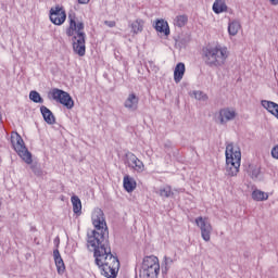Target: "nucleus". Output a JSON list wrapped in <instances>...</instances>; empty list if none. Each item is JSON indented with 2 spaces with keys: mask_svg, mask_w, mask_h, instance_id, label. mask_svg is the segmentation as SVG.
Wrapping results in <instances>:
<instances>
[{
  "mask_svg": "<svg viewBox=\"0 0 278 278\" xmlns=\"http://www.w3.org/2000/svg\"><path fill=\"white\" fill-rule=\"evenodd\" d=\"M261 105H262V108H264V110H267V112H269V114H271V116H275V118L277 117L278 104L276 102L268 101V100H262Z\"/></svg>",
  "mask_w": 278,
  "mask_h": 278,
  "instance_id": "obj_15",
  "label": "nucleus"
},
{
  "mask_svg": "<svg viewBox=\"0 0 278 278\" xmlns=\"http://www.w3.org/2000/svg\"><path fill=\"white\" fill-rule=\"evenodd\" d=\"M160 277V258L155 255L146 256L142 260L140 278Z\"/></svg>",
  "mask_w": 278,
  "mask_h": 278,
  "instance_id": "obj_5",
  "label": "nucleus"
},
{
  "mask_svg": "<svg viewBox=\"0 0 278 278\" xmlns=\"http://www.w3.org/2000/svg\"><path fill=\"white\" fill-rule=\"evenodd\" d=\"M229 55V48L223 45L207 46L202 49V60L210 68H223Z\"/></svg>",
  "mask_w": 278,
  "mask_h": 278,
  "instance_id": "obj_3",
  "label": "nucleus"
},
{
  "mask_svg": "<svg viewBox=\"0 0 278 278\" xmlns=\"http://www.w3.org/2000/svg\"><path fill=\"white\" fill-rule=\"evenodd\" d=\"M138 103H140V98L136 93H129L124 102V108L129 110V112H136L138 110Z\"/></svg>",
  "mask_w": 278,
  "mask_h": 278,
  "instance_id": "obj_12",
  "label": "nucleus"
},
{
  "mask_svg": "<svg viewBox=\"0 0 278 278\" xmlns=\"http://www.w3.org/2000/svg\"><path fill=\"white\" fill-rule=\"evenodd\" d=\"M236 118H238V112L233 108L220 109L217 115L219 125H227L231 121H236Z\"/></svg>",
  "mask_w": 278,
  "mask_h": 278,
  "instance_id": "obj_10",
  "label": "nucleus"
},
{
  "mask_svg": "<svg viewBox=\"0 0 278 278\" xmlns=\"http://www.w3.org/2000/svg\"><path fill=\"white\" fill-rule=\"evenodd\" d=\"M80 5H88L90 3V0H77Z\"/></svg>",
  "mask_w": 278,
  "mask_h": 278,
  "instance_id": "obj_32",
  "label": "nucleus"
},
{
  "mask_svg": "<svg viewBox=\"0 0 278 278\" xmlns=\"http://www.w3.org/2000/svg\"><path fill=\"white\" fill-rule=\"evenodd\" d=\"M270 154L274 160H278V144L271 148Z\"/></svg>",
  "mask_w": 278,
  "mask_h": 278,
  "instance_id": "obj_29",
  "label": "nucleus"
},
{
  "mask_svg": "<svg viewBox=\"0 0 278 278\" xmlns=\"http://www.w3.org/2000/svg\"><path fill=\"white\" fill-rule=\"evenodd\" d=\"M270 5H278V0H269Z\"/></svg>",
  "mask_w": 278,
  "mask_h": 278,
  "instance_id": "obj_34",
  "label": "nucleus"
},
{
  "mask_svg": "<svg viewBox=\"0 0 278 278\" xmlns=\"http://www.w3.org/2000/svg\"><path fill=\"white\" fill-rule=\"evenodd\" d=\"M276 118L278 119V113H277V115H276Z\"/></svg>",
  "mask_w": 278,
  "mask_h": 278,
  "instance_id": "obj_35",
  "label": "nucleus"
},
{
  "mask_svg": "<svg viewBox=\"0 0 278 278\" xmlns=\"http://www.w3.org/2000/svg\"><path fill=\"white\" fill-rule=\"evenodd\" d=\"M184 75H186V64L178 63L174 70L175 84H179L184 79Z\"/></svg>",
  "mask_w": 278,
  "mask_h": 278,
  "instance_id": "obj_16",
  "label": "nucleus"
},
{
  "mask_svg": "<svg viewBox=\"0 0 278 278\" xmlns=\"http://www.w3.org/2000/svg\"><path fill=\"white\" fill-rule=\"evenodd\" d=\"M1 118H2V117H1V113H0V121H1Z\"/></svg>",
  "mask_w": 278,
  "mask_h": 278,
  "instance_id": "obj_36",
  "label": "nucleus"
},
{
  "mask_svg": "<svg viewBox=\"0 0 278 278\" xmlns=\"http://www.w3.org/2000/svg\"><path fill=\"white\" fill-rule=\"evenodd\" d=\"M175 262H177V258H176L175 256H174V258H173V257H170V256L165 255V256L163 257L162 273H163L164 275H166V274L168 273V270H170L172 264H175Z\"/></svg>",
  "mask_w": 278,
  "mask_h": 278,
  "instance_id": "obj_21",
  "label": "nucleus"
},
{
  "mask_svg": "<svg viewBox=\"0 0 278 278\" xmlns=\"http://www.w3.org/2000/svg\"><path fill=\"white\" fill-rule=\"evenodd\" d=\"M130 31L134 36H138V34H142L144 31V20L137 18L129 23Z\"/></svg>",
  "mask_w": 278,
  "mask_h": 278,
  "instance_id": "obj_13",
  "label": "nucleus"
},
{
  "mask_svg": "<svg viewBox=\"0 0 278 278\" xmlns=\"http://www.w3.org/2000/svg\"><path fill=\"white\" fill-rule=\"evenodd\" d=\"M190 96L194 97L198 101H207V94H205L203 91H192Z\"/></svg>",
  "mask_w": 278,
  "mask_h": 278,
  "instance_id": "obj_28",
  "label": "nucleus"
},
{
  "mask_svg": "<svg viewBox=\"0 0 278 278\" xmlns=\"http://www.w3.org/2000/svg\"><path fill=\"white\" fill-rule=\"evenodd\" d=\"M155 30L159 31L160 34H164L165 36L170 35V28L168 27V22L164 20L156 21Z\"/></svg>",
  "mask_w": 278,
  "mask_h": 278,
  "instance_id": "obj_18",
  "label": "nucleus"
},
{
  "mask_svg": "<svg viewBox=\"0 0 278 278\" xmlns=\"http://www.w3.org/2000/svg\"><path fill=\"white\" fill-rule=\"evenodd\" d=\"M11 144L17 155H20V157L26 164H31V162H34V160L31 159V153L29 152V150H27V147H25V141L23 140V137L18 135V132L11 134Z\"/></svg>",
  "mask_w": 278,
  "mask_h": 278,
  "instance_id": "obj_6",
  "label": "nucleus"
},
{
  "mask_svg": "<svg viewBox=\"0 0 278 278\" xmlns=\"http://www.w3.org/2000/svg\"><path fill=\"white\" fill-rule=\"evenodd\" d=\"M188 24V15H178L174 18V25L176 27H186Z\"/></svg>",
  "mask_w": 278,
  "mask_h": 278,
  "instance_id": "obj_25",
  "label": "nucleus"
},
{
  "mask_svg": "<svg viewBox=\"0 0 278 278\" xmlns=\"http://www.w3.org/2000/svg\"><path fill=\"white\" fill-rule=\"evenodd\" d=\"M74 214H81V200L77 195L71 198Z\"/></svg>",
  "mask_w": 278,
  "mask_h": 278,
  "instance_id": "obj_23",
  "label": "nucleus"
},
{
  "mask_svg": "<svg viewBox=\"0 0 278 278\" xmlns=\"http://www.w3.org/2000/svg\"><path fill=\"white\" fill-rule=\"evenodd\" d=\"M149 66H150L151 71H153L154 73H157V71H160V67H157L155 65V63H153V61L149 62Z\"/></svg>",
  "mask_w": 278,
  "mask_h": 278,
  "instance_id": "obj_30",
  "label": "nucleus"
},
{
  "mask_svg": "<svg viewBox=\"0 0 278 278\" xmlns=\"http://www.w3.org/2000/svg\"><path fill=\"white\" fill-rule=\"evenodd\" d=\"M160 197H164L165 199H168L169 197H173V188L170 186H164L159 189Z\"/></svg>",
  "mask_w": 278,
  "mask_h": 278,
  "instance_id": "obj_26",
  "label": "nucleus"
},
{
  "mask_svg": "<svg viewBox=\"0 0 278 278\" xmlns=\"http://www.w3.org/2000/svg\"><path fill=\"white\" fill-rule=\"evenodd\" d=\"M105 25H108L109 27H116V22H105Z\"/></svg>",
  "mask_w": 278,
  "mask_h": 278,
  "instance_id": "obj_33",
  "label": "nucleus"
},
{
  "mask_svg": "<svg viewBox=\"0 0 278 278\" xmlns=\"http://www.w3.org/2000/svg\"><path fill=\"white\" fill-rule=\"evenodd\" d=\"M125 164L135 173H144V163L134 153L126 154Z\"/></svg>",
  "mask_w": 278,
  "mask_h": 278,
  "instance_id": "obj_11",
  "label": "nucleus"
},
{
  "mask_svg": "<svg viewBox=\"0 0 278 278\" xmlns=\"http://www.w3.org/2000/svg\"><path fill=\"white\" fill-rule=\"evenodd\" d=\"M257 177H260V168L255 167V168L252 170V178H253V179H257Z\"/></svg>",
  "mask_w": 278,
  "mask_h": 278,
  "instance_id": "obj_31",
  "label": "nucleus"
},
{
  "mask_svg": "<svg viewBox=\"0 0 278 278\" xmlns=\"http://www.w3.org/2000/svg\"><path fill=\"white\" fill-rule=\"evenodd\" d=\"M49 18L53 25H64L66 23V10L56 5L50 9Z\"/></svg>",
  "mask_w": 278,
  "mask_h": 278,
  "instance_id": "obj_9",
  "label": "nucleus"
},
{
  "mask_svg": "<svg viewBox=\"0 0 278 278\" xmlns=\"http://www.w3.org/2000/svg\"><path fill=\"white\" fill-rule=\"evenodd\" d=\"M226 175L227 177H238V173H240V164L242 162V152L240 151V147L228 143L226 146Z\"/></svg>",
  "mask_w": 278,
  "mask_h": 278,
  "instance_id": "obj_4",
  "label": "nucleus"
},
{
  "mask_svg": "<svg viewBox=\"0 0 278 278\" xmlns=\"http://www.w3.org/2000/svg\"><path fill=\"white\" fill-rule=\"evenodd\" d=\"M54 263L56 266V270L59 275H64V270H66V266L64 265V260H62V255L60 254V250L53 251Z\"/></svg>",
  "mask_w": 278,
  "mask_h": 278,
  "instance_id": "obj_14",
  "label": "nucleus"
},
{
  "mask_svg": "<svg viewBox=\"0 0 278 278\" xmlns=\"http://www.w3.org/2000/svg\"><path fill=\"white\" fill-rule=\"evenodd\" d=\"M68 23L70 26L66 29V36L72 38L73 51L80 58H84V55H86V33L84 31V22L77 20L75 14H70Z\"/></svg>",
  "mask_w": 278,
  "mask_h": 278,
  "instance_id": "obj_2",
  "label": "nucleus"
},
{
  "mask_svg": "<svg viewBox=\"0 0 278 278\" xmlns=\"http://www.w3.org/2000/svg\"><path fill=\"white\" fill-rule=\"evenodd\" d=\"M213 12H215V14H222V12H227V3H225V0H216L213 3Z\"/></svg>",
  "mask_w": 278,
  "mask_h": 278,
  "instance_id": "obj_22",
  "label": "nucleus"
},
{
  "mask_svg": "<svg viewBox=\"0 0 278 278\" xmlns=\"http://www.w3.org/2000/svg\"><path fill=\"white\" fill-rule=\"evenodd\" d=\"M92 225L96 230L88 232L87 247L93 251L94 262L103 277L116 278L121 268L118 257L112 254L110 241L105 238L108 224L103 210L97 207L91 213Z\"/></svg>",
  "mask_w": 278,
  "mask_h": 278,
  "instance_id": "obj_1",
  "label": "nucleus"
},
{
  "mask_svg": "<svg viewBox=\"0 0 278 278\" xmlns=\"http://www.w3.org/2000/svg\"><path fill=\"white\" fill-rule=\"evenodd\" d=\"M29 99L30 101H34V103H45V100L38 91H30Z\"/></svg>",
  "mask_w": 278,
  "mask_h": 278,
  "instance_id": "obj_27",
  "label": "nucleus"
},
{
  "mask_svg": "<svg viewBox=\"0 0 278 278\" xmlns=\"http://www.w3.org/2000/svg\"><path fill=\"white\" fill-rule=\"evenodd\" d=\"M252 199L253 201H268V193L262 190L255 189L252 192Z\"/></svg>",
  "mask_w": 278,
  "mask_h": 278,
  "instance_id": "obj_24",
  "label": "nucleus"
},
{
  "mask_svg": "<svg viewBox=\"0 0 278 278\" xmlns=\"http://www.w3.org/2000/svg\"><path fill=\"white\" fill-rule=\"evenodd\" d=\"M240 29H242V25L240 24V21L235 20L228 23L229 36H238V31H240Z\"/></svg>",
  "mask_w": 278,
  "mask_h": 278,
  "instance_id": "obj_20",
  "label": "nucleus"
},
{
  "mask_svg": "<svg viewBox=\"0 0 278 278\" xmlns=\"http://www.w3.org/2000/svg\"><path fill=\"white\" fill-rule=\"evenodd\" d=\"M49 94L52 97L53 101H58V103H61V105H64L67 110L75 108V101H73V98L66 91L54 88Z\"/></svg>",
  "mask_w": 278,
  "mask_h": 278,
  "instance_id": "obj_7",
  "label": "nucleus"
},
{
  "mask_svg": "<svg viewBox=\"0 0 278 278\" xmlns=\"http://www.w3.org/2000/svg\"><path fill=\"white\" fill-rule=\"evenodd\" d=\"M195 225H197V227H199L204 242H210V240H212V231H213L212 224L210 223V219L207 217H203V216L197 217Z\"/></svg>",
  "mask_w": 278,
  "mask_h": 278,
  "instance_id": "obj_8",
  "label": "nucleus"
},
{
  "mask_svg": "<svg viewBox=\"0 0 278 278\" xmlns=\"http://www.w3.org/2000/svg\"><path fill=\"white\" fill-rule=\"evenodd\" d=\"M40 112L46 123H48V125H55V116L53 115V112L49 110V108L42 105L40 108Z\"/></svg>",
  "mask_w": 278,
  "mask_h": 278,
  "instance_id": "obj_17",
  "label": "nucleus"
},
{
  "mask_svg": "<svg viewBox=\"0 0 278 278\" xmlns=\"http://www.w3.org/2000/svg\"><path fill=\"white\" fill-rule=\"evenodd\" d=\"M137 186L136 179L129 175L124 176V189L126 192H134Z\"/></svg>",
  "mask_w": 278,
  "mask_h": 278,
  "instance_id": "obj_19",
  "label": "nucleus"
}]
</instances>
